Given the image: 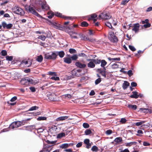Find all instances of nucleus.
I'll return each mask as SVG.
<instances>
[{
  "mask_svg": "<svg viewBox=\"0 0 152 152\" xmlns=\"http://www.w3.org/2000/svg\"><path fill=\"white\" fill-rule=\"evenodd\" d=\"M24 7L26 11L27 12L31 13L38 17H42L35 10V7L34 6L32 5H30V6L25 5Z\"/></svg>",
  "mask_w": 152,
  "mask_h": 152,
  "instance_id": "1",
  "label": "nucleus"
},
{
  "mask_svg": "<svg viewBox=\"0 0 152 152\" xmlns=\"http://www.w3.org/2000/svg\"><path fill=\"white\" fill-rule=\"evenodd\" d=\"M69 23V22L68 21L64 23V26H62L58 23H55L54 24L55 27L56 29L61 30H65L66 31L68 29L70 30L72 29V28L66 26Z\"/></svg>",
  "mask_w": 152,
  "mask_h": 152,
  "instance_id": "2",
  "label": "nucleus"
},
{
  "mask_svg": "<svg viewBox=\"0 0 152 152\" xmlns=\"http://www.w3.org/2000/svg\"><path fill=\"white\" fill-rule=\"evenodd\" d=\"M21 84L22 85L27 86L29 84H35V83L34 81L31 78L28 77H26L22 79L20 81Z\"/></svg>",
  "mask_w": 152,
  "mask_h": 152,
  "instance_id": "3",
  "label": "nucleus"
},
{
  "mask_svg": "<svg viewBox=\"0 0 152 152\" xmlns=\"http://www.w3.org/2000/svg\"><path fill=\"white\" fill-rule=\"evenodd\" d=\"M51 54L48 53L45 54L44 58L47 59H55L57 56V54L53 52H51Z\"/></svg>",
  "mask_w": 152,
  "mask_h": 152,
  "instance_id": "4",
  "label": "nucleus"
},
{
  "mask_svg": "<svg viewBox=\"0 0 152 152\" xmlns=\"http://www.w3.org/2000/svg\"><path fill=\"white\" fill-rule=\"evenodd\" d=\"M12 11L15 13L20 15H23L24 12L23 10L20 7L15 6L12 8Z\"/></svg>",
  "mask_w": 152,
  "mask_h": 152,
  "instance_id": "5",
  "label": "nucleus"
},
{
  "mask_svg": "<svg viewBox=\"0 0 152 152\" xmlns=\"http://www.w3.org/2000/svg\"><path fill=\"white\" fill-rule=\"evenodd\" d=\"M108 37L109 39L113 42H115L118 41L117 38L113 32H110L109 33Z\"/></svg>",
  "mask_w": 152,
  "mask_h": 152,
  "instance_id": "6",
  "label": "nucleus"
},
{
  "mask_svg": "<svg viewBox=\"0 0 152 152\" xmlns=\"http://www.w3.org/2000/svg\"><path fill=\"white\" fill-rule=\"evenodd\" d=\"M23 125L22 121H17L12 123L10 126V128L12 129L17 128Z\"/></svg>",
  "mask_w": 152,
  "mask_h": 152,
  "instance_id": "7",
  "label": "nucleus"
},
{
  "mask_svg": "<svg viewBox=\"0 0 152 152\" xmlns=\"http://www.w3.org/2000/svg\"><path fill=\"white\" fill-rule=\"evenodd\" d=\"M37 3L41 5L42 8L47 10L49 8V7L46 4V2L45 0H39L37 1Z\"/></svg>",
  "mask_w": 152,
  "mask_h": 152,
  "instance_id": "8",
  "label": "nucleus"
},
{
  "mask_svg": "<svg viewBox=\"0 0 152 152\" xmlns=\"http://www.w3.org/2000/svg\"><path fill=\"white\" fill-rule=\"evenodd\" d=\"M111 16L108 13H102L101 15L99 16V19L103 18L104 19H110Z\"/></svg>",
  "mask_w": 152,
  "mask_h": 152,
  "instance_id": "9",
  "label": "nucleus"
},
{
  "mask_svg": "<svg viewBox=\"0 0 152 152\" xmlns=\"http://www.w3.org/2000/svg\"><path fill=\"white\" fill-rule=\"evenodd\" d=\"M69 34L70 35L72 38H74L75 39H77L78 38V37L77 36H75L74 35H73L74 34H76V35L78 36L79 37H81V36H82V34H77V33L75 32H73V31H70L69 32Z\"/></svg>",
  "mask_w": 152,
  "mask_h": 152,
  "instance_id": "10",
  "label": "nucleus"
},
{
  "mask_svg": "<svg viewBox=\"0 0 152 152\" xmlns=\"http://www.w3.org/2000/svg\"><path fill=\"white\" fill-rule=\"evenodd\" d=\"M76 66L80 68H85L86 66V65L84 64H82L80 62L77 61L75 63Z\"/></svg>",
  "mask_w": 152,
  "mask_h": 152,
  "instance_id": "11",
  "label": "nucleus"
},
{
  "mask_svg": "<svg viewBox=\"0 0 152 152\" xmlns=\"http://www.w3.org/2000/svg\"><path fill=\"white\" fill-rule=\"evenodd\" d=\"M21 64L26 66L29 67L31 65V62L30 61L24 60L22 61Z\"/></svg>",
  "mask_w": 152,
  "mask_h": 152,
  "instance_id": "12",
  "label": "nucleus"
},
{
  "mask_svg": "<svg viewBox=\"0 0 152 152\" xmlns=\"http://www.w3.org/2000/svg\"><path fill=\"white\" fill-rule=\"evenodd\" d=\"M2 26L4 28H6L7 29H10L13 26V25L11 23L7 24L5 22H3L2 23Z\"/></svg>",
  "mask_w": 152,
  "mask_h": 152,
  "instance_id": "13",
  "label": "nucleus"
},
{
  "mask_svg": "<svg viewBox=\"0 0 152 152\" xmlns=\"http://www.w3.org/2000/svg\"><path fill=\"white\" fill-rule=\"evenodd\" d=\"M68 57H65L64 58V62L68 64H70L72 61L71 58L69 57V55H68Z\"/></svg>",
  "mask_w": 152,
  "mask_h": 152,
  "instance_id": "14",
  "label": "nucleus"
},
{
  "mask_svg": "<svg viewBox=\"0 0 152 152\" xmlns=\"http://www.w3.org/2000/svg\"><path fill=\"white\" fill-rule=\"evenodd\" d=\"M81 71V70L79 69L76 70V71L75 70H73L72 71V74L73 75H74L76 76H80L81 75L80 74H78V72H80Z\"/></svg>",
  "mask_w": 152,
  "mask_h": 152,
  "instance_id": "15",
  "label": "nucleus"
},
{
  "mask_svg": "<svg viewBox=\"0 0 152 152\" xmlns=\"http://www.w3.org/2000/svg\"><path fill=\"white\" fill-rule=\"evenodd\" d=\"M132 94L130 96L131 98L137 99L139 97L138 92L136 91H133Z\"/></svg>",
  "mask_w": 152,
  "mask_h": 152,
  "instance_id": "16",
  "label": "nucleus"
},
{
  "mask_svg": "<svg viewBox=\"0 0 152 152\" xmlns=\"http://www.w3.org/2000/svg\"><path fill=\"white\" fill-rule=\"evenodd\" d=\"M140 27L139 24L138 23L134 24L132 28V30L135 32L138 31Z\"/></svg>",
  "mask_w": 152,
  "mask_h": 152,
  "instance_id": "17",
  "label": "nucleus"
},
{
  "mask_svg": "<svg viewBox=\"0 0 152 152\" xmlns=\"http://www.w3.org/2000/svg\"><path fill=\"white\" fill-rule=\"evenodd\" d=\"M72 144L71 143H64L60 146V147L62 149H65L70 146Z\"/></svg>",
  "mask_w": 152,
  "mask_h": 152,
  "instance_id": "18",
  "label": "nucleus"
},
{
  "mask_svg": "<svg viewBox=\"0 0 152 152\" xmlns=\"http://www.w3.org/2000/svg\"><path fill=\"white\" fill-rule=\"evenodd\" d=\"M51 129L54 130L56 132L59 131L61 129V127L58 125L57 126H53L51 127Z\"/></svg>",
  "mask_w": 152,
  "mask_h": 152,
  "instance_id": "19",
  "label": "nucleus"
},
{
  "mask_svg": "<svg viewBox=\"0 0 152 152\" xmlns=\"http://www.w3.org/2000/svg\"><path fill=\"white\" fill-rule=\"evenodd\" d=\"M68 118L67 116H62L58 117L56 118V121H63L65 119H67Z\"/></svg>",
  "mask_w": 152,
  "mask_h": 152,
  "instance_id": "20",
  "label": "nucleus"
},
{
  "mask_svg": "<svg viewBox=\"0 0 152 152\" xmlns=\"http://www.w3.org/2000/svg\"><path fill=\"white\" fill-rule=\"evenodd\" d=\"M55 53L57 54V55H58L60 58L63 57L65 55V53L63 51L57 52Z\"/></svg>",
  "mask_w": 152,
  "mask_h": 152,
  "instance_id": "21",
  "label": "nucleus"
},
{
  "mask_svg": "<svg viewBox=\"0 0 152 152\" xmlns=\"http://www.w3.org/2000/svg\"><path fill=\"white\" fill-rule=\"evenodd\" d=\"M87 65L90 68H94L95 66L94 62L93 61L89 62L88 64Z\"/></svg>",
  "mask_w": 152,
  "mask_h": 152,
  "instance_id": "22",
  "label": "nucleus"
},
{
  "mask_svg": "<svg viewBox=\"0 0 152 152\" xmlns=\"http://www.w3.org/2000/svg\"><path fill=\"white\" fill-rule=\"evenodd\" d=\"M129 83L126 81H124V83L123 84V88L124 89H126L128 86L129 85Z\"/></svg>",
  "mask_w": 152,
  "mask_h": 152,
  "instance_id": "23",
  "label": "nucleus"
},
{
  "mask_svg": "<svg viewBox=\"0 0 152 152\" xmlns=\"http://www.w3.org/2000/svg\"><path fill=\"white\" fill-rule=\"evenodd\" d=\"M91 19L93 20L94 22L96 21L97 20V18H97V15L95 14H91Z\"/></svg>",
  "mask_w": 152,
  "mask_h": 152,
  "instance_id": "24",
  "label": "nucleus"
},
{
  "mask_svg": "<svg viewBox=\"0 0 152 152\" xmlns=\"http://www.w3.org/2000/svg\"><path fill=\"white\" fill-rule=\"evenodd\" d=\"M128 107L129 108L132 109L134 110L136 109L137 107V106L135 105L129 104Z\"/></svg>",
  "mask_w": 152,
  "mask_h": 152,
  "instance_id": "25",
  "label": "nucleus"
},
{
  "mask_svg": "<svg viewBox=\"0 0 152 152\" xmlns=\"http://www.w3.org/2000/svg\"><path fill=\"white\" fill-rule=\"evenodd\" d=\"M108 59L111 61H119L120 60V58H111L110 57L108 58Z\"/></svg>",
  "mask_w": 152,
  "mask_h": 152,
  "instance_id": "26",
  "label": "nucleus"
},
{
  "mask_svg": "<svg viewBox=\"0 0 152 152\" xmlns=\"http://www.w3.org/2000/svg\"><path fill=\"white\" fill-rule=\"evenodd\" d=\"M137 142H132L126 143V145L127 146H130L133 145H135Z\"/></svg>",
  "mask_w": 152,
  "mask_h": 152,
  "instance_id": "27",
  "label": "nucleus"
},
{
  "mask_svg": "<svg viewBox=\"0 0 152 152\" xmlns=\"http://www.w3.org/2000/svg\"><path fill=\"white\" fill-rule=\"evenodd\" d=\"M48 14L49 15L48 18L50 19L52 18L54 15L53 13L51 12H49Z\"/></svg>",
  "mask_w": 152,
  "mask_h": 152,
  "instance_id": "28",
  "label": "nucleus"
},
{
  "mask_svg": "<svg viewBox=\"0 0 152 152\" xmlns=\"http://www.w3.org/2000/svg\"><path fill=\"white\" fill-rule=\"evenodd\" d=\"M101 66L102 67H104V66H105L107 64V62H106V61L104 60H102L101 61Z\"/></svg>",
  "mask_w": 152,
  "mask_h": 152,
  "instance_id": "29",
  "label": "nucleus"
},
{
  "mask_svg": "<svg viewBox=\"0 0 152 152\" xmlns=\"http://www.w3.org/2000/svg\"><path fill=\"white\" fill-rule=\"evenodd\" d=\"M65 134L64 133H61L59 134L57 136V137L58 138H60L63 137L65 136Z\"/></svg>",
  "mask_w": 152,
  "mask_h": 152,
  "instance_id": "30",
  "label": "nucleus"
},
{
  "mask_svg": "<svg viewBox=\"0 0 152 152\" xmlns=\"http://www.w3.org/2000/svg\"><path fill=\"white\" fill-rule=\"evenodd\" d=\"M43 60V57L42 55H40L37 56V60L39 62H41Z\"/></svg>",
  "mask_w": 152,
  "mask_h": 152,
  "instance_id": "31",
  "label": "nucleus"
},
{
  "mask_svg": "<svg viewBox=\"0 0 152 152\" xmlns=\"http://www.w3.org/2000/svg\"><path fill=\"white\" fill-rule=\"evenodd\" d=\"M38 108L39 107L36 106H32L28 110V111H31L36 110L38 109Z\"/></svg>",
  "mask_w": 152,
  "mask_h": 152,
  "instance_id": "32",
  "label": "nucleus"
},
{
  "mask_svg": "<svg viewBox=\"0 0 152 152\" xmlns=\"http://www.w3.org/2000/svg\"><path fill=\"white\" fill-rule=\"evenodd\" d=\"M78 58V56L76 54H74L70 57L72 60H76Z\"/></svg>",
  "mask_w": 152,
  "mask_h": 152,
  "instance_id": "33",
  "label": "nucleus"
},
{
  "mask_svg": "<svg viewBox=\"0 0 152 152\" xmlns=\"http://www.w3.org/2000/svg\"><path fill=\"white\" fill-rule=\"evenodd\" d=\"M122 140V138L118 137L116 138L114 141L115 142L117 143H119L121 142Z\"/></svg>",
  "mask_w": 152,
  "mask_h": 152,
  "instance_id": "34",
  "label": "nucleus"
},
{
  "mask_svg": "<svg viewBox=\"0 0 152 152\" xmlns=\"http://www.w3.org/2000/svg\"><path fill=\"white\" fill-rule=\"evenodd\" d=\"M145 122V121H141L140 122H136L135 123V125L136 126H139L141 125H142Z\"/></svg>",
  "mask_w": 152,
  "mask_h": 152,
  "instance_id": "35",
  "label": "nucleus"
},
{
  "mask_svg": "<svg viewBox=\"0 0 152 152\" xmlns=\"http://www.w3.org/2000/svg\"><path fill=\"white\" fill-rule=\"evenodd\" d=\"M85 133L86 135H88L92 133L91 131L89 129H87L86 130L85 132Z\"/></svg>",
  "mask_w": 152,
  "mask_h": 152,
  "instance_id": "36",
  "label": "nucleus"
},
{
  "mask_svg": "<svg viewBox=\"0 0 152 152\" xmlns=\"http://www.w3.org/2000/svg\"><path fill=\"white\" fill-rule=\"evenodd\" d=\"M104 70H103V72H101V73L100 74L103 76L105 77H106V72L105 71V70H106V68L105 67H104Z\"/></svg>",
  "mask_w": 152,
  "mask_h": 152,
  "instance_id": "37",
  "label": "nucleus"
},
{
  "mask_svg": "<svg viewBox=\"0 0 152 152\" xmlns=\"http://www.w3.org/2000/svg\"><path fill=\"white\" fill-rule=\"evenodd\" d=\"M91 150L92 151H97L98 150V149L97 147L94 145L92 147Z\"/></svg>",
  "mask_w": 152,
  "mask_h": 152,
  "instance_id": "38",
  "label": "nucleus"
},
{
  "mask_svg": "<svg viewBox=\"0 0 152 152\" xmlns=\"http://www.w3.org/2000/svg\"><path fill=\"white\" fill-rule=\"evenodd\" d=\"M1 55L3 56H5L7 54V51L5 50H2L1 52Z\"/></svg>",
  "mask_w": 152,
  "mask_h": 152,
  "instance_id": "39",
  "label": "nucleus"
},
{
  "mask_svg": "<svg viewBox=\"0 0 152 152\" xmlns=\"http://www.w3.org/2000/svg\"><path fill=\"white\" fill-rule=\"evenodd\" d=\"M88 25V24L86 21H83L81 23L82 26L84 27L87 26Z\"/></svg>",
  "mask_w": 152,
  "mask_h": 152,
  "instance_id": "40",
  "label": "nucleus"
},
{
  "mask_svg": "<svg viewBox=\"0 0 152 152\" xmlns=\"http://www.w3.org/2000/svg\"><path fill=\"white\" fill-rule=\"evenodd\" d=\"M38 38L39 39H41L42 41H44L46 39V37L45 36L42 35L39 36Z\"/></svg>",
  "mask_w": 152,
  "mask_h": 152,
  "instance_id": "41",
  "label": "nucleus"
},
{
  "mask_svg": "<svg viewBox=\"0 0 152 152\" xmlns=\"http://www.w3.org/2000/svg\"><path fill=\"white\" fill-rule=\"evenodd\" d=\"M69 52L70 53L73 54L76 53V51L74 49L70 48L69 50Z\"/></svg>",
  "mask_w": 152,
  "mask_h": 152,
  "instance_id": "42",
  "label": "nucleus"
},
{
  "mask_svg": "<svg viewBox=\"0 0 152 152\" xmlns=\"http://www.w3.org/2000/svg\"><path fill=\"white\" fill-rule=\"evenodd\" d=\"M101 81V78H99L96 79L95 81V84L96 85H97Z\"/></svg>",
  "mask_w": 152,
  "mask_h": 152,
  "instance_id": "43",
  "label": "nucleus"
},
{
  "mask_svg": "<svg viewBox=\"0 0 152 152\" xmlns=\"http://www.w3.org/2000/svg\"><path fill=\"white\" fill-rule=\"evenodd\" d=\"M6 58V60L9 61H12L13 59V57L12 56H7Z\"/></svg>",
  "mask_w": 152,
  "mask_h": 152,
  "instance_id": "44",
  "label": "nucleus"
},
{
  "mask_svg": "<svg viewBox=\"0 0 152 152\" xmlns=\"http://www.w3.org/2000/svg\"><path fill=\"white\" fill-rule=\"evenodd\" d=\"M83 126L85 128H87L89 127V125L88 124L85 123L83 124Z\"/></svg>",
  "mask_w": 152,
  "mask_h": 152,
  "instance_id": "45",
  "label": "nucleus"
},
{
  "mask_svg": "<svg viewBox=\"0 0 152 152\" xmlns=\"http://www.w3.org/2000/svg\"><path fill=\"white\" fill-rule=\"evenodd\" d=\"M119 66L116 63H114L112 65V68L113 69H116Z\"/></svg>",
  "mask_w": 152,
  "mask_h": 152,
  "instance_id": "46",
  "label": "nucleus"
},
{
  "mask_svg": "<svg viewBox=\"0 0 152 152\" xmlns=\"http://www.w3.org/2000/svg\"><path fill=\"white\" fill-rule=\"evenodd\" d=\"M48 98L50 100L52 101H55L56 100V99L54 98V96L52 95H50L49 96Z\"/></svg>",
  "mask_w": 152,
  "mask_h": 152,
  "instance_id": "47",
  "label": "nucleus"
},
{
  "mask_svg": "<svg viewBox=\"0 0 152 152\" xmlns=\"http://www.w3.org/2000/svg\"><path fill=\"white\" fill-rule=\"evenodd\" d=\"M95 33V31L91 30H89L88 34L90 35H93Z\"/></svg>",
  "mask_w": 152,
  "mask_h": 152,
  "instance_id": "48",
  "label": "nucleus"
},
{
  "mask_svg": "<svg viewBox=\"0 0 152 152\" xmlns=\"http://www.w3.org/2000/svg\"><path fill=\"white\" fill-rule=\"evenodd\" d=\"M112 133V131L111 130H108L105 132L106 134L107 135H109L111 134Z\"/></svg>",
  "mask_w": 152,
  "mask_h": 152,
  "instance_id": "49",
  "label": "nucleus"
},
{
  "mask_svg": "<svg viewBox=\"0 0 152 152\" xmlns=\"http://www.w3.org/2000/svg\"><path fill=\"white\" fill-rule=\"evenodd\" d=\"M105 25L107 26L108 27L110 28H112L111 24L109 22H107L105 23Z\"/></svg>",
  "mask_w": 152,
  "mask_h": 152,
  "instance_id": "50",
  "label": "nucleus"
},
{
  "mask_svg": "<svg viewBox=\"0 0 152 152\" xmlns=\"http://www.w3.org/2000/svg\"><path fill=\"white\" fill-rule=\"evenodd\" d=\"M51 79H52L53 80H59V77H52L51 78Z\"/></svg>",
  "mask_w": 152,
  "mask_h": 152,
  "instance_id": "51",
  "label": "nucleus"
},
{
  "mask_svg": "<svg viewBox=\"0 0 152 152\" xmlns=\"http://www.w3.org/2000/svg\"><path fill=\"white\" fill-rule=\"evenodd\" d=\"M46 118L44 117H38L37 119L38 120H44L46 119Z\"/></svg>",
  "mask_w": 152,
  "mask_h": 152,
  "instance_id": "52",
  "label": "nucleus"
},
{
  "mask_svg": "<svg viewBox=\"0 0 152 152\" xmlns=\"http://www.w3.org/2000/svg\"><path fill=\"white\" fill-rule=\"evenodd\" d=\"M127 74L129 76H131L133 74L132 71L131 70L128 71Z\"/></svg>",
  "mask_w": 152,
  "mask_h": 152,
  "instance_id": "53",
  "label": "nucleus"
},
{
  "mask_svg": "<svg viewBox=\"0 0 152 152\" xmlns=\"http://www.w3.org/2000/svg\"><path fill=\"white\" fill-rule=\"evenodd\" d=\"M127 121V120L125 118H122L120 120V122L122 123H125Z\"/></svg>",
  "mask_w": 152,
  "mask_h": 152,
  "instance_id": "54",
  "label": "nucleus"
},
{
  "mask_svg": "<svg viewBox=\"0 0 152 152\" xmlns=\"http://www.w3.org/2000/svg\"><path fill=\"white\" fill-rule=\"evenodd\" d=\"M129 0H124L121 3V4L122 5L126 4L129 1Z\"/></svg>",
  "mask_w": 152,
  "mask_h": 152,
  "instance_id": "55",
  "label": "nucleus"
},
{
  "mask_svg": "<svg viewBox=\"0 0 152 152\" xmlns=\"http://www.w3.org/2000/svg\"><path fill=\"white\" fill-rule=\"evenodd\" d=\"M129 48H130V49L132 51H135L136 50V49L132 45H129Z\"/></svg>",
  "mask_w": 152,
  "mask_h": 152,
  "instance_id": "56",
  "label": "nucleus"
},
{
  "mask_svg": "<svg viewBox=\"0 0 152 152\" xmlns=\"http://www.w3.org/2000/svg\"><path fill=\"white\" fill-rule=\"evenodd\" d=\"M48 73L50 75H54V76H56L57 75L56 73L55 72H48Z\"/></svg>",
  "mask_w": 152,
  "mask_h": 152,
  "instance_id": "57",
  "label": "nucleus"
},
{
  "mask_svg": "<svg viewBox=\"0 0 152 152\" xmlns=\"http://www.w3.org/2000/svg\"><path fill=\"white\" fill-rule=\"evenodd\" d=\"M151 26V24L149 23H147L144 25L143 26L145 28H147L150 27Z\"/></svg>",
  "mask_w": 152,
  "mask_h": 152,
  "instance_id": "58",
  "label": "nucleus"
},
{
  "mask_svg": "<svg viewBox=\"0 0 152 152\" xmlns=\"http://www.w3.org/2000/svg\"><path fill=\"white\" fill-rule=\"evenodd\" d=\"M55 15L56 16H58V17H61L64 18V17H62L61 14L58 13V12H56L55 14Z\"/></svg>",
  "mask_w": 152,
  "mask_h": 152,
  "instance_id": "59",
  "label": "nucleus"
},
{
  "mask_svg": "<svg viewBox=\"0 0 152 152\" xmlns=\"http://www.w3.org/2000/svg\"><path fill=\"white\" fill-rule=\"evenodd\" d=\"M94 63L96 64H99L101 63V61L98 60H96L94 59Z\"/></svg>",
  "mask_w": 152,
  "mask_h": 152,
  "instance_id": "60",
  "label": "nucleus"
},
{
  "mask_svg": "<svg viewBox=\"0 0 152 152\" xmlns=\"http://www.w3.org/2000/svg\"><path fill=\"white\" fill-rule=\"evenodd\" d=\"M82 142H80L77 144L76 147L77 148H80L82 146Z\"/></svg>",
  "mask_w": 152,
  "mask_h": 152,
  "instance_id": "61",
  "label": "nucleus"
},
{
  "mask_svg": "<svg viewBox=\"0 0 152 152\" xmlns=\"http://www.w3.org/2000/svg\"><path fill=\"white\" fill-rule=\"evenodd\" d=\"M84 143L86 144L89 143V140L88 139H86L84 141Z\"/></svg>",
  "mask_w": 152,
  "mask_h": 152,
  "instance_id": "62",
  "label": "nucleus"
},
{
  "mask_svg": "<svg viewBox=\"0 0 152 152\" xmlns=\"http://www.w3.org/2000/svg\"><path fill=\"white\" fill-rule=\"evenodd\" d=\"M17 99V97L15 96L12 98L10 101L12 102H13L15 101Z\"/></svg>",
  "mask_w": 152,
  "mask_h": 152,
  "instance_id": "63",
  "label": "nucleus"
},
{
  "mask_svg": "<svg viewBox=\"0 0 152 152\" xmlns=\"http://www.w3.org/2000/svg\"><path fill=\"white\" fill-rule=\"evenodd\" d=\"M50 151L47 149H44L40 151L39 152H50Z\"/></svg>",
  "mask_w": 152,
  "mask_h": 152,
  "instance_id": "64",
  "label": "nucleus"
}]
</instances>
